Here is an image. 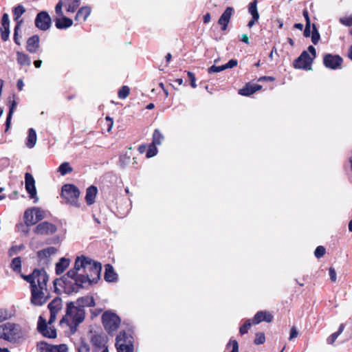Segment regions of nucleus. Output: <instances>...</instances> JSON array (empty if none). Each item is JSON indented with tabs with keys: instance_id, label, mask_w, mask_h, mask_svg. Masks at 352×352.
Returning <instances> with one entry per match:
<instances>
[{
	"instance_id": "obj_16",
	"label": "nucleus",
	"mask_w": 352,
	"mask_h": 352,
	"mask_svg": "<svg viewBox=\"0 0 352 352\" xmlns=\"http://www.w3.org/2000/svg\"><path fill=\"white\" fill-rule=\"evenodd\" d=\"M25 190L30 195V197L31 199H36V189L35 186V180L32 176V175L30 173H26L25 174Z\"/></svg>"
},
{
	"instance_id": "obj_64",
	"label": "nucleus",
	"mask_w": 352,
	"mask_h": 352,
	"mask_svg": "<svg viewBox=\"0 0 352 352\" xmlns=\"http://www.w3.org/2000/svg\"><path fill=\"white\" fill-rule=\"evenodd\" d=\"M24 248V246L23 245H16V246H12L10 250H9V254L10 255H12L11 254V252L12 251H14V252H17L21 250H23Z\"/></svg>"
},
{
	"instance_id": "obj_54",
	"label": "nucleus",
	"mask_w": 352,
	"mask_h": 352,
	"mask_svg": "<svg viewBox=\"0 0 352 352\" xmlns=\"http://www.w3.org/2000/svg\"><path fill=\"white\" fill-rule=\"evenodd\" d=\"M105 124L107 126V131L109 132L111 130L113 124V118H110L109 116H107L105 118Z\"/></svg>"
},
{
	"instance_id": "obj_37",
	"label": "nucleus",
	"mask_w": 352,
	"mask_h": 352,
	"mask_svg": "<svg viewBox=\"0 0 352 352\" xmlns=\"http://www.w3.org/2000/svg\"><path fill=\"white\" fill-rule=\"evenodd\" d=\"M130 94V88L126 85H123L118 92V96L120 99L126 98Z\"/></svg>"
},
{
	"instance_id": "obj_10",
	"label": "nucleus",
	"mask_w": 352,
	"mask_h": 352,
	"mask_svg": "<svg viewBox=\"0 0 352 352\" xmlns=\"http://www.w3.org/2000/svg\"><path fill=\"white\" fill-rule=\"evenodd\" d=\"M93 352H109L107 346V338L104 335L94 334L91 338Z\"/></svg>"
},
{
	"instance_id": "obj_43",
	"label": "nucleus",
	"mask_w": 352,
	"mask_h": 352,
	"mask_svg": "<svg viewBox=\"0 0 352 352\" xmlns=\"http://www.w3.org/2000/svg\"><path fill=\"white\" fill-rule=\"evenodd\" d=\"M265 342V333L263 332H257L255 333L254 343L256 345L262 344Z\"/></svg>"
},
{
	"instance_id": "obj_29",
	"label": "nucleus",
	"mask_w": 352,
	"mask_h": 352,
	"mask_svg": "<svg viewBox=\"0 0 352 352\" xmlns=\"http://www.w3.org/2000/svg\"><path fill=\"white\" fill-rule=\"evenodd\" d=\"M70 260L66 258H61L59 261L56 264V274L59 275L68 267Z\"/></svg>"
},
{
	"instance_id": "obj_22",
	"label": "nucleus",
	"mask_w": 352,
	"mask_h": 352,
	"mask_svg": "<svg viewBox=\"0 0 352 352\" xmlns=\"http://www.w3.org/2000/svg\"><path fill=\"white\" fill-rule=\"evenodd\" d=\"M95 305L96 303L94 297L91 296H85L77 299L76 306L84 309L85 307H91Z\"/></svg>"
},
{
	"instance_id": "obj_23",
	"label": "nucleus",
	"mask_w": 352,
	"mask_h": 352,
	"mask_svg": "<svg viewBox=\"0 0 352 352\" xmlns=\"http://www.w3.org/2000/svg\"><path fill=\"white\" fill-rule=\"evenodd\" d=\"M91 12V8L90 6H82L78 10L75 16V20L80 22H85L90 15Z\"/></svg>"
},
{
	"instance_id": "obj_34",
	"label": "nucleus",
	"mask_w": 352,
	"mask_h": 352,
	"mask_svg": "<svg viewBox=\"0 0 352 352\" xmlns=\"http://www.w3.org/2000/svg\"><path fill=\"white\" fill-rule=\"evenodd\" d=\"M164 140V136L161 133V132L158 129H155L153 134V140L152 143L153 144L157 146L160 145L162 143V141Z\"/></svg>"
},
{
	"instance_id": "obj_61",
	"label": "nucleus",
	"mask_w": 352,
	"mask_h": 352,
	"mask_svg": "<svg viewBox=\"0 0 352 352\" xmlns=\"http://www.w3.org/2000/svg\"><path fill=\"white\" fill-rule=\"evenodd\" d=\"M12 117V115L8 114L7 118H6V129H5V132L8 131V130L10 128Z\"/></svg>"
},
{
	"instance_id": "obj_8",
	"label": "nucleus",
	"mask_w": 352,
	"mask_h": 352,
	"mask_svg": "<svg viewBox=\"0 0 352 352\" xmlns=\"http://www.w3.org/2000/svg\"><path fill=\"white\" fill-rule=\"evenodd\" d=\"M313 61L314 58H311L308 52L305 50L294 60L293 66L296 69L311 70Z\"/></svg>"
},
{
	"instance_id": "obj_35",
	"label": "nucleus",
	"mask_w": 352,
	"mask_h": 352,
	"mask_svg": "<svg viewBox=\"0 0 352 352\" xmlns=\"http://www.w3.org/2000/svg\"><path fill=\"white\" fill-rule=\"evenodd\" d=\"M77 350L78 352H89V344L86 342L85 339H80L77 346Z\"/></svg>"
},
{
	"instance_id": "obj_53",
	"label": "nucleus",
	"mask_w": 352,
	"mask_h": 352,
	"mask_svg": "<svg viewBox=\"0 0 352 352\" xmlns=\"http://www.w3.org/2000/svg\"><path fill=\"white\" fill-rule=\"evenodd\" d=\"M12 98H13L12 100H10V97L9 98V102L10 103V109H9L8 114H10V115H13V113L16 107V102L14 100L15 95H13Z\"/></svg>"
},
{
	"instance_id": "obj_55",
	"label": "nucleus",
	"mask_w": 352,
	"mask_h": 352,
	"mask_svg": "<svg viewBox=\"0 0 352 352\" xmlns=\"http://www.w3.org/2000/svg\"><path fill=\"white\" fill-rule=\"evenodd\" d=\"M62 8H63V2H62V1H59L58 2V3L56 5L55 11H56V13L60 16H63Z\"/></svg>"
},
{
	"instance_id": "obj_40",
	"label": "nucleus",
	"mask_w": 352,
	"mask_h": 352,
	"mask_svg": "<svg viewBox=\"0 0 352 352\" xmlns=\"http://www.w3.org/2000/svg\"><path fill=\"white\" fill-rule=\"evenodd\" d=\"M67 7V12H74L80 6V0H69Z\"/></svg>"
},
{
	"instance_id": "obj_41",
	"label": "nucleus",
	"mask_w": 352,
	"mask_h": 352,
	"mask_svg": "<svg viewBox=\"0 0 352 352\" xmlns=\"http://www.w3.org/2000/svg\"><path fill=\"white\" fill-rule=\"evenodd\" d=\"M20 30V22H18L16 23V25H15L14 27V36H13V40H14V42L17 45H21V36H19V31Z\"/></svg>"
},
{
	"instance_id": "obj_42",
	"label": "nucleus",
	"mask_w": 352,
	"mask_h": 352,
	"mask_svg": "<svg viewBox=\"0 0 352 352\" xmlns=\"http://www.w3.org/2000/svg\"><path fill=\"white\" fill-rule=\"evenodd\" d=\"M118 352H133L134 346L133 344L123 345V344H119L118 346H116Z\"/></svg>"
},
{
	"instance_id": "obj_47",
	"label": "nucleus",
	"mask_w": 352,
	"mask_h": 352,
	"mask_svg": "<svg viewBox=\"0 0 352 352\" xmlns=\"http://www.w3.org/2000/svg\"><path fill=\"white\" fill-rule=\"evenodd\" d=\"M231 347L230 352H239V344L236 340H230L226 345V349Z\"/></svg>"
},
{
	"instance_id": "obj_1",
	"label": "nucleus",
	"mask_w": 352,
	"mask_h": 352,
	"mask_svg": "<svg viewBox=\"0 0 352 352\" xmlns=\"http://www.w3.org/2000/svg\"><path fill=\"white\" fill-rule=\"evenodd\" d=\"M102 265L100 263L82 255L76 258L74 266L60 278L54 282V292L61 293V289L67 294L77 293L85 287V284L96 283L100 278Z\"/></svg>"
},
{
	"instance_id": "obj_48",
	"label": "nucleus",
	"mask_w": 352,
	"mask_h": 352,
	"mask_svg": "<svg viewBox=\"0 0 352 352\" xmlns=\"http://www.w3.org/2000/svg\"><path fill=\"white\" fill-rule=\"evenodd\" d=\"M325 253H326L325 248L322 245H319L316 248V250L314 251V256L317 258H320L325 254Z\"/></svg>"
},
{
	"instance_id": "obj_27",
	"label": "nucleus",
	"mask_w": 352,
	"mask_h": 352,
	"mask_svg": "<svg viewBox=\"0 0 352 352\" xmlns=\"http://www.w3.org/2000/svg\"><path fill=\"white\" fill-rule=\"evenodd\" d=\"M34 216V212L32 208H28L25 211L23 215V221L27 226L30 227L36 223V221L35 220Z\"/></svg>"
},
{
	"instance_id": "obj_39",
	"label": "nucleus",
	"mask_w": 352,
	"mask_h": 352,
	"mask_svg": "<svg viewBox=\"0 0 352 352\" xmlns=\"http://www.w3.org/2000/svg\"><path fill=\"white\" fill-rule=\"evenodd\" d=\"M320 36L317 29L316 24H312V32H311V41L314 45H316L320 40Z\"/></svg>"
},
{
	"instance_id": "obj_21",
	"label": "nucleus",
	"mask_w": 352,
	"mask_h": 352,
	"mask_svg": "<svg viewBox=\"0 0 352 352\" xmlns=\"http://www.w3.org/2000/svg\"><path fill=\"white\" fill-rule=\"evenodd\" d=\"M262 89V86L258 84H253L250 82L246 83L245 86L239 90V94L244 96H250L256 91Z\"/></svg>"
},
{
	"instance_id": "obj_60",
	"label": "nucleus",
	"mask_w": 352,
	"mask_h": 352,
	"mask_svg": "<svg viewBox=\"0 0 352 352\" xmlns=\"http://www.w3.org/2000/svg\"><path fill=\"white\" fill-rule=\"evenodd\" d=\"M298 335V332L295 327H292L290 330L289 340H292L296 338Z\"/></svg>"
},
{
	"instance_id": "obj_13",
	"label": "nucleus",
	"mask_w": 352,
	"mask_h": 352,
	"mask_svg": "<svg viewBox=\"0 0 352 352\" xmlns=\"http://www.w3.org/2000/svg\"><path fill=\"white\" fill-rule=\"evenodd\" d=\"M50 312V316L48 320V324L51 325L56 319L57 314L63 308L62 299L59 297L54 298L47 305Z\"/></svg>"
},
{
	"instance_id": "obj_45",
	"label": "nucleus",
	"mask_w": 352,
	"mask_h": 352,
	"mask_svg": "<svg viewBox=\"0 0 352 352\" xmlns=\"http://www.w3.org/2000/svg\"><path fill=\"white\" fill-rule=\"evenodd\" d=\"M157 153V149L156 148V146L151 144L146 151V156L147 158H150L152 157H154Z\"/></svg>"
},
{
	"instance_id": "obj_19",
	"label": "nucleus",
	"mask_w": 352,
	"mask_h": 352,
	"mask_svg": "<svg viewBox=\"0 0 352 352\" xmlns=\"http://www.w3.org/2000/svg\"><path fill=\"white\" fill-rule=\"evenodd\" d=\"M233 13L234 9L232 7H227L224 10L218 20V23L221 26V30L224 31L227 29Z\"/></svg>"
},
{
	"instance_id": "obj_12",
	"label": "nucleus",
	"mask_w": 352,
	"mask_h": 352,
	"mask_svg": "<svg viewBox=\"0 0 352 352\" xmlns=\"http://www.w3.org/2000/svg\"><path fill=\"white\" fill-rule=\"evenodd\" d=\"M25 49L30 54L40 56L42 50L38 35L34 34L27 39Z\"/></svg>"
},
{
	"instance_id": "obj_15",
	"label": "nucleus",
	"mask_w": 352,
	"mask_h": 352,
	"mask_svg": "<svg viewBox=\"0 0 352 352\" xmlns=\"http://www.w3.org/2000/svg\"><path fill=\"white\" fill-rule=\"evenodd\" d=\"M57 252V249L54 247H48L41 250L36 252L38 260L40 263L47 264L50 261V257Z\"/></svg>"
},
{
	"instance_id": "obj_63",
	"label": "nucleus",
	"mask_w": 352,
	"mask_h": 352,
	"mask_svg": "<svg viewBox=\"0 0 352 352\" xmlns=\"http://www.w3.org/2000/svg\"><path fill=\"white\" fill-rule=\"evenodd\" d=\"M310 27H311V24H305V30H304V36L305 37H309L310 35H311V31H310Z\"/></svg>"
},
{
	"instance_id": "obj_25",
	"label": "nucleus",
	"mask_w": 352,
	"mask_h": 352,
	"mask_svg": "<svg viewBox=\"0 0 352 352\" xmlns=\"http://www.w3.org/2000/svg\"><path fill=\"white\" fill-rule=\"evenodd\" d=\"M97 193L98 188L95 186L92 185L87 188L85 201L88 206H91L95 202Z\"/></svg>"
},
{
	"instance_id": "obj_59",
	"label": "nucleus",
	"mask_w": 352,
	"mask_h": 352,
	"mask_svg": "<svg viewBox=\"0 0 352 352\" xmlns=\"http://www.w3.org/2000/svg\"><path fill=\"white\" fill-rule=\"evenodd\" d=\"M275 80H276V78L274 77L267 76H261L258 79V82H264V81L274 82Z\"/></svg>"
},
{
	"instance_id": "obj_33",
	"label": "nucleus",
	"mask_w": 352,
	"mask_h": 352,
	"mask_svg": "<svg viewBox=\"0 0 352 352\" xmlns=\"http://www.w3.org/2000/svg\"><path fill=\"white\" fill-rule=\"evenodd\" d=\"M52 344H50L46 342H39L36 344L37 352H51Z\"/></svg>"
},
{
	"instance_id": "obj_20",
	"label": "nucleus",
	"mask_w": 352,
	"mask_h": 352,
	"mask_svg": "<svg viewBox=\"0 0 352 352\" xmlns=\"http://www.w3.org/2000/svg\"><path fill=\"white\" fill-rule=\"evenodd\" d=\"M133 337L131 333H126L124 331H120L116 338V346H118L119 344H123V345L133 344Z\"/></svg>"
},
{
	"instance_id": "obj_7",
	"label": "nucleus",
	"mask_w": 352,
	"mask_h": 352,
	"mask_svg": "<svg viewBox=\"0 0 352 352\" xmlns=\"http://www.w3.org/2000/svg\"><path fill=\"white\" fill-rule=\"evenodd\" d=\"M37 330L45 338L50 339L56 338V329L53 326L50 325L48 322H47L46 320L41 316L38 318Z\"/></svg>"
},
{
	"instance_id": "obj_11",
	"label": "nucleus",
	"mask_w": 352,
	"mask_h": 352,
	"mask_svg": "<svg viewBox=\"0 0 352 352\" xmlns=\"http://www.w3.org/2000/svg\"><path fill=\"white\" fill-rule=\"evenodd\" d=\"M34 24L40 30L47 31L52 25V19L47 12L41 11L36 16Z\"/></svg>"
},
{
	"instance_id": "obj_36",
	"label": "nucleus",
	"mask_w": 352,
	"mask_h": 352,
	"mask_svg": "<svg viewBox=\"0 0 352 352\" xmlns=\"http://www.w3.org/2000/svg\"><path fill=\"white\" fill-rule=\"evenodd\" d=\"M73 168L68 162L62 163L58 167V171L62 175H65L67 173H72Z\"/></svg>"
},
{
	"instance_id": "obj_50",
	"label": "nucleus",
	"mask_w": 352,
	"mask_h": 352,
	"mask_svg": "<svg viewBox=\"0 0 352 352\" xmlns=\"http://www.w3.org/2000/svg\"><path fill=\"white\" fill-rule=\"evenodd\" d=\"M34 210V215H35V220L36 221V223L39 221L42 220L44 218V215L43 214V212L38 208H32Z\"/></svg>"
},
{
	"instance_id": "obj_9",
	"label": "nucleus",
	"mask_w": 352,
	"mask_h": 352,
	"mask_svg": "<svg viewBox=\"0 0 352 352\" xmlns=\"http://www.w3.org/2000/svg\"><path fill=\"white\" fill-rule=\"evenodd\" d=\"M322 62L325 67L336 70L341 68L343 58L338 54H325Z\"/></svg>"
},
{
	"instance_id": "obj_46",
	"label": "nucleus",
	"mask_w": 352,
	"mask_h": 352,
	"mask_svg": "<svg viewBox=\"0 0 352 352\" xmlns=\"http://www.w3.org/2000/svg\"><path fill=\"white\" fill-rule=\"evenodd\" d=\"M51 352H67V346L65 344L52 345Z\"/></svg>"
},
{
	"instance_id": "obj_31",
	"label": "nucleus",
	"mask_w": 352,
	"mask_h": 352,
	"mask_svg": "<svg viewBox=\"0 0 352 352\" xmlns=\"http://www.w3.org/2000/svg\"><path fill=\"white\" fill-rule=\"evenodd\" d=\"M257 2L258 0H253L250 4L248 7V11L251 14L254 20H258L259 14L257 10Z\"/></svg>"
},
{
	"instance_id": "obj_14",
	"label": "nucleus",
	"mask_w": 352,
	"mask_h": 352,
	"mask_svg": "<svg viewBox=\"0 0 352 352\" xmlns=\"http://www.w3.org/2000/svg\"><path fill=\"white\" fill-rule=\"evenodd\" d=\"M57 231V227L48 221L39 223L34 229L33 232L38 235L53 234Z\"/></svg>"
},
{
	"instance_id": "obj_58",
	"label": "nucleus",
	"mask_w": 352,
	"mask_h": 352,
	"mask_svg": "<svg viewBox=\"0 0 352 352\" xmlns=\"http://www.w3.org/2000/svg\"><path fill=\"white\" fill-rule=\"evenodd\" d=\"M339 336L335 332L332 333L330 336H329L327 339V343L329 344H333Z\"/></svg>"
},
{
	"instance_id": "obj_57",
	"label": "nucleus",
	"mask_w": 352,
	"mask_h": 352,
	"mask_svg": "<svg viewBox=\"0 0 352 352\" xmlns=\"http://www.w3.org/2000/svg\"><path fill=\"white\" fill-rule=\"evenodd\" d=\"M329 276H330V279L332 282H336V270L333 267H330L329 269Z\"/></svg>"
},
{
	"instance_id": "obj_24",
	"label": "nucleus",
	"mask_w": 352,
	"mask_h": 352,
	"mask_svg": "<svg viewBox=\"0 0 352 352\" xmlns=\"http://www.w3.org/2000/svg\"><path fill=\"white\" fill-rule=\"evenodd\" d=\"M55 26L58 30L66 29L71 27L73 25V21L67 17L61 16L60 18H56L54 19Z\"/></svg>"
},
{
	"instance_id": "obj_49",
	"label": "nucleus",
	"mask_w": 352,
	"mask_h": 352,
	"mask_svg": "<svg viewBox=\"0 0 352 352\" xmlns=\"http://www.w3.org/2000/svg\"><path fill=\"white\" fill-rule=\"evenodd\" d=\"M340 22L345 26H352V14L340 19Z\"/></svg>"
},
{
	"instance_id": "obj_51",
	"label": "nucleus",
	"mask_w": 352,
	"mask_h": 352,
	"mask_svg": "<svg viewBox=\"0 0 352 352\" xmlns=\"http://www.w3.org/2000/svg\"><path fill=\"white\" fill-rule=\"evenodd\" d=\"M226 69H225V67H224V65H221V66H216V65H212L209 69H208V73L211 74V73H217V72H220L223 70Z\"/></svg>"
},
{
	"instance_id": "obj_30",
	"label": "nucleus",
	"mask_w": 352,
	"mask_h": 352,
	"mask_svg": "<svg viewBox=\"0 0 352 352\" xmlns=\"http://www.w3.org/2000/svg\"><path fill=\"white\" fill-rule=\"evenodd\" d=\"M36 133L34 129L31 128L28 130V135L26 141L27 147L32 148H33L36 142Z\"/></svg>"
},
{
	"instance_id": "obj_32",
	"label": "nucleus",
	"mask_w": 352,
	"mask_h": 352,
	"mask_svg": "<svg viewBox=\"0 0 352 352\" xmlns=\"http://www.w3.org/2000/svg\"><path fill=\"white\" fill-rule=\"evenodd\" d=\"M26 10L22 5H18L12 9L13 17L14 21L19 19L25 12Z\"/></svg>"
},
{
	"instance_id": "obj_18",
	"label": "nucleus",
	"mask_w": 352,
	"mask_h": 352,
	"mask_svg": "<svg viewBox=\"0 0 352 352\" xmlns=\"http://www.w3.org/2000/svg\"><path fill=\"white\" fill-rule=\"evenodd\" d=\"M274 319L273 315L267 311H259L256 312L252 319L253 324H258L262 322H271Z\"/></svg>"
},
{
	"instance_id": "obj_6",
	"label": "nucleus",
	"mask_w": 352,
	"mask_h": 352,
	"mask_svg": "<svg viewBox=\"0 0 352 352\" xmlns=\"http://www.w3.org/2000/svg\"><path fill=\"white\" fill-rule=\"evenodd\" d=\"M102 322L108 333L117 330L120 324V318L114 313L105 311L102 315Z\"/></svg>"
},
{
	"instance_id": "obj_5",
	"label": "nucleus",
	"mask_w": 352,
	"mask_h": 352,
	"mask_svg": "<svg viewBox=\"0 0 352 352\" xmlns=\"http://www.w3.org/2000/svg\"><path fill=\"white\" fill-rule=\"evenodd\" d=\"M80 194L79 189L74 184H65L61 189V197L65 200L67 204L75 207L80 206L78 204Z\"/></svg>"
},
{
	"instance_id": "obj_52",
	"label": "nucleus",
	"mask_w": 352,
	"mask_h": 352,
	"mask_svg": "<svg viewBox=\"0 0 352 352\" xmlns=\"http://www.w3.org/2000/svg\"><path fill=\"white\" fill-rule=\"evenodd\" d=\"M187 75H188V77L190 81V85L192 88H196L197 87V85H196V78H195V75L194 74V73L191 72H187Z\"/></svg>"
},
{
	"instance_id": "obj_44",
	"label": "nucleus",
	"mask_w": 352,
	"mask_h": 352,
	"mask_svg": "<svg viewBox=\"0 0 352 352\" xmlns=\"http://www.w3.org/2000/svg\"><path fill=\"white\" fill-rule=\"evenodd\" d=\"M12 314L7 309H0V323L11 318Z\"/></svg>"
},
{
	"instance_id": "obj_26",
	"label": "nucleus",
	"mask_w": 352,
	"mask_h": 352,
	"mask_svg": "<svg viewBox=\"0 0 352 352\" xmlns=\"http://www.w3.org/2000/svg\"><path fill=\"white\" fill-rule=\"evenodd\" d=\"M104 267V280L109 283L116 281L118 279V274L115 272L113 266L110 264H107Z\"/></svg>"
},
{
	"instance_id": "obj_17",
	"label": "nucleus",
	"mask_w": 352,
	"mask_h": 352,
	"mask_svg": "<svg viewBox=\"0 0 352 352\" xmlns=\"http://www.w3.org/2000/svg\"><path fill=\"white\" fill-rule=\"evenodd\" d=\"M1 38L6 42L10 36V19L7 13L2 15L0 27Z\"/></svg>"
},
{
	"instance_id": "obj_4",
	"label": "nucleus",
	"mask_w": 352,
	"mask_h": 352,
	"mask_svg": "<svg viewBox=\"0 0 352 352\" xmlns=\"http://www.w3.org/2000/svg\"><path fill=\"white\" fill-rule=\"evenodd\" d=\"M21 337V329L19 324L7 322L0 325V338L9 341L16 342Z\"/></svg>"
},
{
	"instance_id": "obj_28",
	"label": "nucleus",
	"mask_w": 352,
	"mask_h": 352,
	"mask_svg": "<svg viewBox=\"0 0 352 352\" xmlns=\"http://www.w3.org/2000/svg\"><path fill=\"white\" fill-rule=\"evenodd\" d=\"M16 60L21 66H30L31 64V59L29 55L19 51L16 52Z\"/></svg>"
},
{
	"instance_id": "obj_38",
	"label": "nucleus",
	"mask_w": 352,
	"mask_h": 352,
	"mask_svg": "<svg viewBox=\"0 0 352 352\" xmlns=\"http://www.w3.org/2000/svg\"><path fill=\"white\" fill-rule=\"evenodd\" d=\"M252 324H253L252 320H251V319L247 320L243 323V324L240 327L239 333L241 335H244V334L247 333L248 332L249 329H250Z\"/></svg>"
},
{
	"instance_id": "obj_3",
	"label": "nucleus",
	"mask_w": 352,
	"mask_h": 352,
	"mask_svg": "<svg viewBox=\"0 0 352 352\" xmlns=\"http://www.w3.org/2000/svg\"><path fill=\"white\" fill-rule=\"evenodd\" d=\"M85 309L76 306L74 302H69L67 303L65 315L59 323L60 325L65 324L74 333L77 327L85 320Z\"/></svg>"
},
{
	"instance_id": "obj_2",
	"label": "nucleus",
	"mask_w": 352,
	"mask_h": 352,
	"mask_svg": "<svg viewBox=\"0 0 352 352\" xmlns=\"http://www.w3.org/2000/svg\"><path fill=\"white\" fill-rule=\"evenodd\" d=\"M10 267L14 272L20 274V276L30 283L32 304L35 306L44 305L50 298L47 288L49 276L46 271L43 268H36L29 275L21 273V259L19 256L12 259Z\"/></svg>"
},
{
	"instance_id": "obj_56",
	"label": "nucleus",
	"mask_w": 352,
	"mask_h": 352,
	"mask_svg": "<svg viewBox=\"0 0 352 352\" xmlns=\"http://www.w3.org/2000/svg\"><path fill=\"white\" fill-rule=\"evenodd\" d=\"M238 64V61L236 59H230L226 64L224 65L225 69L233 68Z\"/></svg>"
},
{
	"instance_id": "obj_62",
	"label": "nucleus",
	"mask_w": 352,
	"mask_h": 352,
	"mask_svg": "<svg viewBox=\"0 0 352 352\" xmlns=\"http://www.w3.org/2000/svg\"><path fill=\"white\" fill-rule=\"evenodd\" d=\"M302 14H303V16H304V18L305 19V22H306L305 24H311V21H310V18H309V12H308V10L307 9L303 10Z\"/></svg>"
}]
</instances>
